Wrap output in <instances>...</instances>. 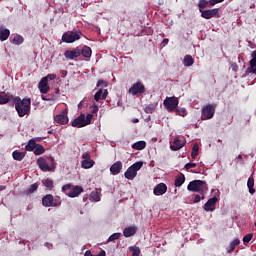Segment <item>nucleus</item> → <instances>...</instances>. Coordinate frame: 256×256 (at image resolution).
Segmentation results:
<instances>
[{
    "label": "nucleus",
    "mask_w": 256,
    "mask_h": 256,
    "mask_svg": "<svg viewBox=\"0 0 256 256\" xmlns=\"http://www.w3.org/2000/svg\"><path fill=\"white\" fill-rule=\"evenodd\" d=\"M250 66L246 69V73H256V50L251 54Z\"/></svg>",
    "instance_id": "obj_18"
},
{
    "label": "nucleus",
    "mask_w": 256,
    "mask_h": 256,
    "mask_svg": "<svg viewBox=\"0 0 256 256\" xmlns=\"http://www.w3.org/2000/svg\"><path fill=\"white\" fill-rule=\"evenodd\" d=\"M197 155H199V145L194 144V146L192 148V152H191L192 159H195L197 157Z\"/></svg>",
    "instance_id": "obj_37"
},
{
    "label": "nucleus",
    "mask_w": 256,
    "mask_h": 256,
    "mask_svg": "<svg viewBox=\"0 0 256 256\" xmlns=\"http://www.w3.org/2000/svg\"><path fill=\"white\" fill-rule=\"evenodd\" d=\"M107 253L105 252V250L100 251L98 254H92L91 251L87 250L84 254V256H106Z\"/></svg>",
    "instance_id": "obj_38"
},
{
    "label": "nucleus",
    "mask_w": 256,
    "mask_h": 256,
    "mask_svg": "<svg viewBox=\"0 0 256 256\" xmlns=\"http://www.w3.org/2000/svg\"><path fill=\"white\" fill-rule=\"evenodd\" d=\"M69 190H71V184H66L62 187L63 193H67Z\"/></svg>",
    "instance_id": "obj_50"
},
{
    "label": "nucleus",
    "mask_w": 256,
    "mask_h": 256,
    "mask_svg": "<svg viewBox=\"0 0 256 256\" xmlns=\"http://www.w3.org/2000/svg\"><path fill=\"white\" fill-rule=\"evenodd\" d=\"M83 193V188L81 186H75L74 188L70 189L69 193H67L68 197H78Z\"/></svg>",
    "instance_id": "obj_21"
},
{
    "label": "nucleus",
    "mask_w": 256,
    "mask_h": 256,
    "mask_svg": "<svg viewBox=\"0 0 256 256\" xmlns=\"http://www.w3.org/2000/svg\"><path fill=\"white\" fill-rule=\"evenodd\" d=\"M214 115H215V107L213 105L209 104L202 108L201 119H203V121H207V119H213Z\"/></svg>",
    "instance_id": "obj_8"
},
{
    "label": "nucleus",
    "mask_w": 256,
    "mask_h": 256,
    "mask_svg": "<svg viewBox=\"0 0 256 256\" xmlns=\"http://www.w3.org/2000/svg\"><path fill=\"white\" fill-rule=\"evenodd\" d=\"M137 233V226H130L123 230L124 237H133Z\"/></svg>",
    "instance_id": "obj_23"
},
{
    "label": "nucleus",
    "mask_w": 256,
    "mask_h": 256,
    "mask_svg": "<svg viewBox=\"0 0 256 256\" xmlns=\"http://www.w3.org/2000/svg\"><path fill=\"white\" fill-rule=\"evenodd\" d=\"M184 167L187 171H189V169H193V168L197 167V164L196 163H187V164H185Z\"/></svg>",
    "instance_id": "obj_48"
},
{
    "label": "nucleus",
    "mask_w": 256,
    "mask_h": 256,
    "mask_svg": "<svg viewBox=\"0 0 256 256\" xmlns=\"http://www.w3.org/2000/svg\"><path fill=\"white\" fill-rule=\"evenodd\" d=\"M251 239H253V234H247L243 237V243H249L251 242Z\"/></svg>",
    "instance_id": "obj_46"
},
{
    "label": "nucleus",
    "mask_w": 256,
    "mask_h": 256,
    "mask_svg": "<svg viewBox=\"0 0 256 256\" xmlns=\"http://www.w3.org/2000/svg\"><path fill=\"white\" fill-rule=\"evenodd\" d=\"M254 185H255V181L252 178H249L247 182V187L249 189L250 195H255V189L253 188Z\"/></svg>",
    "instance_id": "obj_31"
},
{
    "label": "nucleus",
    "mask_w": 256,
    "mask_h": 256,
    "mask_svg": "<svg viewBox=\"0 0 256 256\" xmlns=\"http://www.w3.org/2000/svg\"><path fill=\"white\" fill-rule=\"evenodd\" d=\"M15 110L18 113V117H25L31 113V98L21 99L20 97L13 98Z\"/></svg>",
    "instance_id": "obj_1"
},
{
    "label": "nucleus",
    "mask_w": 256,
    "mask_h": 256,
    "mask_svg": "<svg viewBox=\"0 0 256 256\" xmlns=\"http://www.w3.org/2000/svg\"><path fill=\"white\" fill-rule=\"evenodd\" d=\"M217 193H219V190H216Z\"/></svg>",
    "instance_id": "obj_62"
},
{
    "label": "nucleus",
    "mask_w": 256,
    "mask_h": 256,
    "mask_svg": "<svg viewBox=\"0 0 256 256\" xmlns=\"http://www.w3.org/2000/svg\"><path fill=\"white\" fill-rule=\"evenodd\" d=\"M201 201V196L195 195L194 197V203H199Z\"/></svg>",
    "instance_id": "obj_55"
},
{
    "label": "nucleus",
    "mask_w": 256,
    "mask_h": 256,
    "mask_svg": "<svg viewBox=\"0 0 256 256\" xmlns=\"http://www.w3.org/2000/svg\"><path fill=\"white\" fill-rule=\"evenodd\" d=\"M44 79H46V81H53V79H57V75L55 74H48L47 76L43 77Z\"/></svg>",
    "instance_id": "obj_47"
},
{
    "label": "nucleus",
    "mask_w": 256,
    "mask_h": 256,
    "mask_svg": "<svg viewBox=\"0 0 256 256\" xmlns=\"http://www.w3.org/2000/svg\"><path fill=\"white\" fill-rule=\"evenodd\" d=\"M64 57L69 61H73V59H77V57H81V50L76 48L74 50H68L64 53Z\"/></svg>",
    "instance_id": "obj_13"
},
{
    "label": "nucleus",
    "mask_w": 256,
    "mask_h": 256,
    "mask_svg": "<svg viewBox=\"0 0 256 256\" xmlns=\"http://www.w3.org/2000/svg\"><path fill=\"white\" fill-rule=\"evenodd\" d=\"M209 3V1H207V0H200L199 2H198V7H199V11H200V13H203V11H205V10H203V9H205V7H207V4Z\"/></svg>",
    "instance_id": "obj_36"
},
{
    "label": "nucleus",
    "mask_w": 256,
    "mask_h": 256,
    "mask_svg": "<svg viewBox=\"0 0 256 256\" xmlns=\"http://www.w3.org/2000/svg\"><path fill=\"white\" fill-rule=\"evenodd\" d=\"M23 41H25V39L23 38V36L21 35H16L14 36V38L12 39V43L14 45H23Z\"/></svg>",
    "instance_id": "obj_33"
},
{
    "label": "nucleus",
    "mask_w": 256,
    "mask_h": 256,
    "mask_svg": "<svg viewBox=\"0 0 256 256\" xmlns=\"http://www.w3.org/2000/svg\"><path fill=\"white\" fill-rule=\"evenodd\" d=\"M95 101H100V99H103V89H99L95 95H94Z\"/></svg>",
    "instance_id": "obj_40"
},
{
    "label": "nucleus",
    "mask_w": 256,
    "mask_h": 256,
    "mask_svg": "<svg viewBox=\"0 0 256 256\" xmlns=\"http://www.w3.org/2000/svg\"><path fill=\"white\" fill-rule=\"evenodd\" d=\"M238 159H243V156L241 154H239Z\"/></svg>",
    "instance_id": "obj_57"
},
{
    "label": "nucleus",
    "mask_w": 256,
    "mask_h": 256,
    "mask_svg": "<svg viewBox=\"0 0 256 256\" xmlns=\"http://www.w3.org/2000/svg\"><path fill=\"white\" fill-rule=\"evenodd\" d=\"M121 169H123V162L117 161L110 167V173L112 175H119V173H121Z\"/></svg>",
    "instance_id": "obj_19"
},
{
    "label": "nucleus",
    "mask_w": 256,
    "mask_h": 256,
    "mask_svg": "<svg viewBox=\"0 0 256 256\" xmlns=\"http://www.w3.org/2000/svg\"><path fill=\"white\" fill-rule=\"evenodd\" d=\"M91 121H93V114H81L79 117L73 120L72 127H77L81 129V127H87V125H91Z\"/></svg>",
    "instance_id": "obj_4"
},
{
    "label": "nucleus",
    "mask_w": 256,
    "mask_h": 256,
    "mask_svg": "<svg viewBox=\"0 0 256 256\" xmlns=\"http://www.w3.org/2000/svg\"><path fill=\"white\" fill-rule=\"evenodd\" d=\"M80 55H83V57H86V59H89L92 55L91 48L89 46H84L80 51Z\"/></svg>",
    "instance_id": "obj_28"
},
{
    "label": "nucleus",
    "mask_w": 256,
    "mask_h": 256,
    "mask_svg": "<svg viewBox=\"0 0 256 256\" xmlns=\"http://www.w3.org/2000/svg\"><path fill=\"white\" fill-rule=\"evenodd\" d=\"M82 159H83V161L81 162L82 169H91L93 165H95V161L91 159V154L87 152L82 154Z\"/></svg>",
    "instance_id": "obj_9"
},
{
    "label": "nucleus",
    "mask_w": 256,
    "mask_h": 256,
    "mask_svg": "<svg viewBox=\"0 0 256 256\" xmlns=\"http://www.w3.org/2000/svg\"><path fill=\"white\" fill-rule=\"evenodd\" d=\"M219 199L217 197L210 198L204 205V210L207 212L209 211H215V206L217 205V202Z\"/></svg>",
    "instance_id": "obj_17"
},
{
    "label": "nucleus",
    "mask_w": 256,
    "mask_h": 256,
    "mask_svg": "<svg viewBox=\"0 0 256 256\" xmlns=\"http://www.w3.org/2000/svg\"><path fill=\"white\" fill-rule=\"evenodd\" d=\"M182 147H185V142H181L179 138H175L173 145H170L171 151H179Z\"/></svg>",
    "instance_id": "obj_22"
},
{
    "label": "nucleus",
    "mask_w": 256,
    "mask_h": 256,
    "mask_svg": "<svg viewBox=\"0 0 256 256\" xmlns=\"http://www.w3.org/2000/svg\"><path fill=\"white\" fill-rule=\"evenodd\" d=\"M133 123H139V119H137V118L134 119V120H133Z\"/></svg>",
    "instance_id": "obj_56"
},
{
    "label": "nucleus",
    "mask_w": 256,
    "mask_h": 256,
    "mask_svg": "<svg viewBox=\"0 0 256 256\" xmlns=\"http://www.w3.org/2000/svg\"><path fill=\"white\" fill-rule=\"evenodd\" d=\"M231 69L232 71H237L239 69V66H237V63H231Z\"/></svg>",
    "instance_id": "obj_52"
},
{
    "label": "nucleus",
    "mask_w": 256,
    "mask_h": 256,
    "mask_svg": "<svg viewBox=\"0 0 256 256\" xmlns=\"http://www.w3.org/2000/svg\"><path fill=\"white\" fill-rule=\"evenodd\" d=\"M0 189L3 190V189H5V187L1 186Z\"/></svg>",
    "instance_id": "obj_59"
},
{
    "label": "nucleus",
    "mask_w": 256,
    "mask_h": 256,
    "mask_svg": "<svg viewBox=\"0 0 256 256\" xmlns=\"http://www.w3.org/2000/svg\"><path fill=\"white\" fill-rule=\"evenodd\" d=\"M91 113H88V115H95V113H97L98 111H99V105H97V104H93L92 106H91Z\"/></svg>",
    "instance_id": "obj_43"
},
{
    "label": "nucleus",
    "mask_w": 256,
    "mask_h": 256,
    "mask_svg": "<svg viewBox=\"0 0 256 256\" xmlns=\"http://www.w3.org/2000/svg\"><path fill=\"white\" fill-rule=\"evenodd\" d=\"M145 147H147V142L145 141H138L132 144V149H135L136 151H143Z\"/></svg>",
    "instance_id": "obj_26"
},
{
    "label": "nucleus",
    "mask_w": 256,
    "mask_h": 256,
    "mask_svg": "<svg viewBox=\"0 0 256 256\" xmlns=\"http://www.w3.org/2000/svg\"><path fill=\"white\" fill-rule=\"evenodd\" d=\"M54 121L60 125H67L69 123V117L67 116V111L64 110L62 113L54 116Z\"/></svg>",
    "instance_id": "obj_11"
},
{
    "label": "nucleus",
    "mask_w": 256,
    "mask_h": 256,
    "mask_svg": "<svg viewBox=\"0 0 256 256\" xmlns=\"http://www.w3.org/2000/svg\"><path fill=\"white\" fill-rule=\"evenodd\" d=\"M12 157L15 161H23L25 157V152H19L16 150L12 153Z\"/></svg>",
    "instance_id": "obj_29"
},
{
    "label": "nucleus",
    "mask_w": 256,
    "mask_h": 256,
    "mask_svg": "<svg viewBox=\"0 0 256 256\" xmlns=\"http://www.w3.org/2000/svg\"><path fill=\"white\" fill-rule=\"evenodd\" d=\"M34 149V155H43L45 153V148L42 145H36Z\"/></svg>",
    "instance_id": "obj_35"
},
{
    "label": "nucleus",
    "mask_w": 256,
    "mask_h": 256,
    "mask_svg": "<svg viewBox=\"0 0 256 256\" xmlns=\"http://www.w3.org/2000/svg\"><path fill=\"white\" fill-rule=\"evenodd\" d=\"M89 199L90 201H95V202L101 201V190L95 189L94 191H92L90 193Z\"/></svg>",
    "instance_id": "obj_24"
},
{
    "label": "nucleus",
    "mask_w": 256,
    "mask_h": 256,
    "mask_svg": "<svg viewBox=\"0 0 256 256\" xmlns=\"http://www.w3.org/2000/svg\"><path fill=\"white\" fill-rule=\"evenodd\" d=\"M10 35L11 31H9V29L4 26H0V41H7Z\"/></svg>",
    "instance_id": "obj_20"
},
{
    "label": "nucleus",
    "mask_w": 256,
    "mask_h": 256,
    "mask_svg": "<svg viewBox=\"0 0 256 256\" xmlns=\"http://www.w3.org/2000/svg\"><path fill=\"white\" fill-rule=\"evenodd\" d=\"M38 186L37 184H32L28 190L25 191L26 195H31V193H35Z\"/></svg>",
    "instance_id": "obj_39"
},
{
    "label": "nucleus",
    "mask_w": 256,
    "mask_h": 256,
    "mask_svg": "<svg viewBox=\"0 0 256 256\" xmlns=\"http://www.w3.org/2000/svg\"><path fill=\"white\" fill-rule=\"evenodd\" d=\"M43 101H47V98L45 96H42Z\"/></svg>",
    "instance_id": "obj_58"
},
{
    "label": "nucleus",
    "mask_w": 256,
    "mask_h": 256,
    "mask_svg": "<svg viewBox=\"0 0 256 256\" xmlns=\"http://www.w3.org/2000/svg\"><path fill=\"white\" fill-rule=\"evenodd\" d=\"M167 193V184L165 183H159L156 185V187L153 190V194L156 195L157 197L161 195H165Z\"/></svg>",
    "instance_id": "obj_16"
},
{
    "label": "nucleus",
    "mask_w": 256,
    "mask_h": 256,
    "mask_svg": "<svg viewBox=\"0 0 256 256\" xmlns=\"http://www.w3.org/2000/svg\"><path fill=\"white\" fill-rule=\"evenodd\" d=\"M165 41V43H169V40H164Z\"/></svg>",
    "instance_id": "obj_60"
},
{
    "label": "nucleus",
    "mask_w": 256,
    "mask_h": 256,
    "mask_svg": "<svg viewBox=\"0 0 256 256\" xmlns=\"http://www.w3.org/2000/svg\"><path fill=\"white\" fill-rule=\"evenodd\" d=\"M101 85H103L104 87H107V82L106 81H103V80H99L97 82V87H101Z\"/></svg>",
    "instance_id": "obj_51"
},
{
    "label": "nucleus",
    "mask_w": 256,
    "mask_h": 256,
    "mask_svg": "<svg viewBox=\"0 0 256 256\" xmlns=\"http://www.w3.org/2000/svg\"><path fill=\"white\" fill-rule=\"evenodd\" d=\"M119 237H121V233H114L108 238V241H117Z\"/></svg>",
    "instance_id": "obj_44"
},
{
    "label": "nucleus",
    "mask_w": 256,
    "mask_h": 256,
    "mask_svg": "<svg viewBox=\"0 0 256 256\" xmlns=\"http://www.w3.org/2000/svg\"><path fill=\"white\" fill-rule=\"evenodd\" d=\"M195 63V60H193V57L191 55H186L184 57V65L185 67H191Z\"/></svg>",
    "instance_id": "obj_32"
},
{
    "label": "nucleus",
    "mask_w": 256,
    "mask_h": 256,
    "mask_svg": "<svg viewBox=\"0 0 256 256\" xmlns=\"http://www.w3.org/2000/svg\"><path fill=\"white\" fill-rule=\"evenodd\" d=\"M78 107H81V102L79 103Z\"/></svg>",
    "instance_id": "obj_61"
},
{
    "label": "nucleus",
    "mask_w": 256,
    "mask_h": 256,
    "mask_svg": "<svg viewBox=\"0 0 256 256\" xmlns=\"http://www.w3.org/2000/svg\"><path fill=\"white\" fill-rule=\"evenodd\" d=\"M143 167V162H136L131 165L126 172L124 173V177L129 181H133L135 177H137V171H139Z\"/></svg>",
    "instance_id": "obj_5"
},
{
    "label": "nucleus",
    "mask_w": 256,
    "mask_h": 256,
    "mask_svg": "<svg viewBox=\"0 0 256 256\" xmlns=\"http://www.w3.org/2000/svg\"><path fill=\"white\" fill-rule=\"evenodd\" d=\"M108 93H109V92L107 91V89L102 90V99H107Z\"/></svg>",
    "instance_id": "obj_53"
},
{
    "label": "nucleus",
    "mask_w": 256,
    "mask_h": 256,
    "mask_svg": "<svg viewBox=\"0 0 256 256\" xmlns=\"http://www.w3.org/2000/svg\"><path fill=\"white\" fill-rule=\"evenodd\" d=\"M183 183H185V175L180 174L176 177L174 185H175V187H181V185H183Z\"/></svg>",
    "instance_id": "obj_30"
},
{
    "label": "nucleus",
    "mask_w": 256,
    "mask_h": 256,
    "mask_svg": "<svg viewBox=\"0 0 256 256\" xmlns=\"http://www.w3.org/2000/svg\"><path fill=\"white\" fill-rule=\"evenodd\" d=\"M43 184L47 189H53V180L46 179L43 181Z\"/></svg>",
    "instance_id": "obj_41"
},
{
    "label": "nucleus",
    "mask_w": 256,
    "mask_h": 256,
    "mask_svg": "<svg viewBox=\"0 0 256 256\" xmlns=\"http://www.w3.org/2000/svg\"><path fill=\"white\" fill-rule=\"evenodd\" d=\"M164 106L170 113L179 107V99L175 97H168L164 100Z\"/></svg>",
    "instance_id": "obj_7"
},
{
    "label": "nucleus",
    "mask_w": 256,
    "mask_h": 256,
    "mask_svg": "<svg viewBox=\"0 0 256 256\" xmlns=\"http://www.w3.org/2000/svg\"><path fill=\"white\" fill-rule=\"evenodd\" d=\"M254 225H255V227H256V222H255V224H254Z\"/></svg>",
    "instance_id": "obj_63"
},
{
    "label": "nucleus",
    "mask_w": 256,
    "mask_h": 256,
    "mask_svg": "<svg viewBox=\"0 0 256 256\" xmlns=\"http://www.w3.org/2000/svg\"><path fill=\"white\" fill-rule=\"evenodd\" d=\"M38 89L40 91V93H42L43 95L49 93V82L47 81V78H42L38 84Z\"/></svg>",
    "instance_id": "obj_15"
},
{
    "label": "nucleus",
    "mask_w": 256,
    "mask_h": 256,
    "mask_svg": "<svg viewBox=\"0 0 256 256\" xmlns=\"http://www.w3.org/2000/svg\"><path fill=\"white\" fill-rule=\"evenodd\" d=\"M241 243V240L239 238L234 239L232 242H230L229 247L226 249L227 253H233L235 251V247Z\"/></svg>",
    "instance_id": "obj_27"
},
{
    "label": "nucleus",
    "mask_w": 256,
    "mask_h": 256,
    "mask_svg": "<svg viewBox=\"0 0 256 256\" xmlns=\"http://www.w3.org/2000/svg\"><path fill=\"white\" fill-rule=\"evenodd\" d=\"M176 113L181 117H185L187 115V110L185 108L175 109Z\"/></svg>",
    "instance_id": "obj_42"
},
{
    "label": "nucleus",
    "mask_w": 256,
    "mask_h": 256,
    "mask_svg": "<svg viewBox=\"0 0 256 256\" xmlns=\"http://www.w3.org/2000/svg\"><path fill=\"white\" fill-rule=\"evenodd\" d=\"M11 99H13V95L5 94L3 92L0 93V105H6Z\"/></svg>",
    "instance_id": "obj_25"
},
{
    "label": "nucleus",
    "mask_w": 256,
    "mask_h": 256,
    "mask_svg": "<svg viewBox=\"0 0 256 256\" xmlns=\"http://www.w3.org/2000/svg\"><path fill=\"white\" fill-rule=\"evenodd\" d=\"M144 111L145 113H153V111H155V106L154 105L146 106Z\"/></svg>",
    "instance_id": "obj_45"
},
{
    "label": "nucleus",
    "mask_w": 256,
    "mask_h": 256,
    "mask_svg": "<svg viewBox=\"0 0 256 256\" xmlns=\"http://www.w3.org/2000/svg\"><path fill=\"white\" fill-rule=\"evenodd\" d=\"M81 35L83 34L79 31H67L62 35V41L64 43H75V41L81 39Z\"/></svg>",
    "instance_id": "obj_6"
},
{
    "label": "nucleus",
    "mask_w": 256,
    "mask_h": 256,
    "mask_svg": "<svg viewBox=\"0 0 256 256\" xmlns=\"http://www.w3.org/2000/svg\"><path fill=\"white\" fill-rule=\"evenodd\" d=\"M42 205L44 207H57L59 203L53 198V195L48 194L42 198Z\"/></svg>",
    "instance_id": "obj_10"
},
{
    "label": "nucleus",
    "mask_w": 256,
    "mask_h": 256,
    "mask_svg": "<svg viewBox=\"0 0 256 256\" xmlns=\"http://www.w3.org/2000/svg\"><path fill=\"white\" fill-rule=\"evenodd\" d=\"M217 15H219V8H213L201 12V17H203V19H213V17H217Z\"/></svg>",
    "instance_id": "obj_12"
},
{
    "label": "nucleus",
    "mask_w": 256,
    "mask_h": 256,
    "mask_svg": "<svg viewBox=\"0 0 256 256\" xmlns=\"http://www.w3.org/2000/svg\"><path fill=\"white\" fill-rule=\"evenodd\" d=\"M44 246L47 248V249H53V244L49 243V242H45L44 243Z\"/></svg>",
    "instance_id": "obj_54"
},
{
    "label": "nucleus",
    "mask_w": 256,
    "mask_h": 256,
    "mask_svg": "<svg viewBox=\"0 0 256 256\" xmlns=\"http://www.w3.org/2000/svg\"><path fill=\"white\" fill-rule=\"evenodd\" d=\"M35 147H37V143L35 142L34 139H31L30 141H28L27 145L25 146V149L27 151H33Z\"/></svg>",
    "instance_id": "obj_34"
},
{
    "label": "nucleus",
    "mask_w": 256,
    "mask_h": 256,
    "mask_svg": "<svg viewBox=\"0 0 256 256\" xmlns=\"http://www.w3.org/2000/svg\"><path fill=\"white\" fill-rule=\"evenodd\" d=\"M37 165L41 171H44L45 173L55 171V159L51 156L38 158Z\"/></svg>",
    "instance_id": "obj_2"
},
{
    "label": "nucleus",
    "mask_w": 256,
    "mask_h": 256,
    "mask_svg": "<svg viewBox=\"0 0 256 256\" xmlns=\"http://www.w3.org/2000/svg\"><path fill=\"white\" fill-rule=\"evenodd\" d=\"M129 93L131 95H138V93H145V86H143L141 82H137L133 84V86L129 89Z\"/></svg>",
    "instance_id": "obj_14"
},
{
    "label": "nucleus",
    "mask_w": 256,
    "mask_h": 256,
    "mask_svg": "<svg viewBox=\"0 0 256 256\" xmlns=\"http://www.w3.org/2000/svg\"><path fill=\"white\" fill-rule=\"evenodd\" d=\"M188 191L193 193H201L202 195L207 192V184L203 180H193L187 186Z\"/></svg>",
    "instance_id": "obj_3"
},
{
    "label": "nucleus",
    "mask_w": 256,
    "mask_h": 256,
    "mask_svg": "<svg viewBox=\"0 0 256 256\" xmlns=\"http://www.w3.org/2000/svg\"><path fill=\"white\" fill-rule=\"evenodd\" d=\"M223 1H225V0H209V5L211 7H213V6L217 5V3H223Z\"/></svg>",
    "instance_id": "obj_49"
}]
</instances>
